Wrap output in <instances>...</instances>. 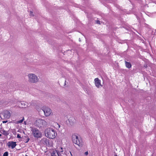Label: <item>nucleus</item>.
Here are the masks:
<instances>
[{
  "mask_svg": "<svg viewBox=\"0 0 156 156\" xmlns=\"http://www.w3.org/2000/svg\"><path fill=\"white\" fill-rule=\"evenodd\" d=\"M51 156H62L61 154H59L56 151H54L51 154Z\"/></svg>",
  "mask_w": 156,
  "mask_h": 156,
  "instance_id": "obj_12",
  "label": "nucleus"
},
{
  "mask_svg": "<svg viewBox=\"0 0 156 156\" xmlns=\"http://www.w3.org/2000/svg\"><path fill=\"white\" fill-rule=\"evenodd\" d=\"M30 15L31 16H34V15L33 14V12L31 11H30Z\"/></svg>",
  "mask_w": 156,
  "mask_h": 156,
  "instance_id": "obj_18",
  "label": "nucleus"
},
{
  "mask_svg": "<svg viewBox=\"0 0 156 156\" xmlns=\"http://www.w3.org/2000/svg\"><path fill=\"white\" fill-rule=\"evenodd\" d=\"M72 140L73 143L76 144L80 147H82L83 142L79 136L76 134H74L72 136Z\"/></svg>",
  "mask_w": 156,
  "mask_h": 156,
  "instance_id": "obj_2",
  "label": "nucleus"
},
{
  "mask_svg": "<svg viewBox=\"0 0 156 156\" xmlns=\"http://www.w3.org/2000/svg\"><path fill=\"white\" fill-rule=\"evenodd\" d=\"M17 137L18 138H21V136H20V134H17Z\"/></svg>",
  "mask_w": 156,
  "mask_h": 156,
  "instance_id": "obj_19",
  "label": "nucleus"
},
{
  "mask_svg": "<svg viewBox=\"0 0 156 156\" xmlns=\"http://www.w3.org/2000/svg\"><path fill=\"white\" fill-rule=\"evenodd\" d=\"M8 152L7 151L5 152L3 154V156H8Z\"/></svg>",
  "mask_w": 156,
  "mask_h": 156,
  "instance_id": "obj_17",
  "label": "nucleus"
},
{
  "mask_svg": "<svg viewBox=\"0 0 156 156\" xmlns=\"http://www.w3.org/2000/svg\"><path fill=\"white\" fill-rule=\"evenodd\" d=\"M94 81L95 85L97 87H99L100 86H101V80L98 78H95Z\"/></svg>",
  "mask_w": 156,
  "mask_h": 156,
  "instance_id": "obj_10",
  "label": "nucleus"
},
{
  "mask_svg": "<svg viewBox=\"0 0 156 156\" xmlns=\"http://www.w3.org/2000/svg\"><path fill=\"white\" fill-rule=\"evenodd\" d=\"M125 65L126 67L128 69L132 67V65L130 62H128L125 61Z\"/></svg>",
  "mask_w": 156,
  "mask_h": 156,
  "instance_id": "obj_13",
  "label": "nucleus"
},
{
  "mask_svg": "<svg viewBox=\"0 0 156 156\" xmlns=\"http://www.w3.org/2000/svg\"><path fill=\"white\" fill-rule=\"evenodd\" d=\"M42 110L46 116H49L51 113V110L48 107H44Z\"/></svg>",
  "mask_w": 156,
  "mask_h": 156,
  "instance_id": "obj_7",
  "label": "nucleus"
},
{
  "mask_svg": "<svg viewBox=\"0 0 156 156\" xmlns=\"http://www.w3.org/2000/svg\"><path fill=\"white\" fill-rule=\"evenodd\" d=\"M0 132L1 133L5 136H7L10 133V131L9 130H8V131H6L3 129H2Z\"/></svg>",
  "mask_w": 156,
  "mask_h": 156,
  "instance_id": "obj_11",
  "label": "nucleus"
},
{
  "mask_svg": "<svg viewBox=\"0 0 156 156\" xmlns=\"http://www.w3.org/2000/svg\"><path fill=\"white\" fill-rule=\"evenodd\" d=\"M115 156H117V155H115Z\"/></svg>",
  "mask_w": 156,
  "mask_h": 156,
  "instance_id": "obj_26",
  "label": "nucleus"
},
{
  "mask_svg": "<svg viewBox=\"0 0 156 156\" xmlns=\"http://www.w3.org/2000/svg\"><path fill=\"white\" fill-rule=\"evenodd\" d=\"M24 117H23L22 119H21V120H19L18 121V123H22L23 120H24Z\"/></svg>",
  "mask_w": 156,
  "mask_h": 156,
  "instance_id": "obj_16",
  "label": "nucleus"
},
{
  "mask_svg": "<svg viewBox=\"0 0 156 156\" xmlns=\"http://www.w3.org/2000/svg\"><path fill=\"white\" fill-rule=\"evenodd\" d=\"M24 124L25 125H26V121H24Z\"/></svg>",
  "mask_w": 156,
  "mask_h": 156,
  "instance_id": "obj_24",
  "label": "nucleus"
},
{
  "mask_svg": "<svg viewBox=\"0 0 156 156\" xmlns=\"http://www.w3.org/2000/svg\"><path fill=\"white\" fill-rule=\"evenodd\" d=\"M31 130L32 134L35 138L38 139L41 137V133L35 127H31Z\"/></svg>",
  "mask_w": 156,
  "mask_h": 156,
  "instance_id": "obj_3",
  "label": "nucleus"
},
{
  "mask_svg": "<svg viewBox=\"0 0 156 156\" xmlns=\"http://www.w3.org/2000/svg\"><path fill=\"white\" fill-rule=\"evenodd\" d=\"M29 78V81L31 83H35L38 81L37 77L35 74L30 73L28 75Z\"/></svg>",
  "mask_w": 156,
  "mask_h": 156,
  "instance_id": "obj_6",
  "label": "nucleus"
},
{
  "mask_svg": "<svg viewBox=\"0 0 156 156\" xmlns=\"http://www.w3.org/2000/svg\"><path fill=\"white\" fill-rule=\"evenodd\" d=\"M97 23H98V24H99H99H100V21H97Z\"/></svg>",
  "mask_w": 156,
  "mask_h": 156,
  "instance_id": "obj_23",
  "label": "nucleus"
},
{
  "mask_svg": "<svg viewBox=\"0 0 156 156\" xmlns=\"http://www.w3.org/2000/svg\"><path fill=\"white\" fill-rule=\"evenodd\" d=\"M7 122H8L7 121H2V123H6Z\"/></svg>",
  "mask_w": 156,
  "mask_h": 156,
  "instance_id": "obj_21",
  "label": "nucleus"
},
{
  "mask_svg": "<svg viewBox=\"0 0 156 156\" xmlns=\"http://www.w3.org/2000/svg\"><path fill=\"white\" fill-rule=\"evenodd\" d=\"M30 138L28 136H24V142L25 143H27L30 140Z\"/></svg>",
  "mask_w": 156,
  "mask_h": 156,
  "instance_id": "obj_15",
  "label": "nucleus"
},
{
  "mask_svg": "<svg viewBox=\"0 0 156 156\" xmlns=\"http://www.w3.org/2000/svg\"><path fill=\"white\" fill-rule=\"evenodd\" d=\"M16 142L9 141L7 144V146L9 147H11L12 149L14 148L16 146Z\"/></svg>",
  "mask_w": 156,
  "mask_h": 156,
  "instance_id": "obj_9",
  "label": "nucleus"
},
{
  "mask_svg": "<svg viewBox=\"0 0 156 156\" xmlns=\"http://www.w3.org/2000/svg\"><path fill=\"white\" fill-rule=\"evenodd\" d=\"M35 102L34 101H32V103L29 105V104L26 102H24V101H21L19 102L18 103L19 106L20 108H26L30 106V105L32 106H34L35 105L34 104V103Z\"/></svg>",
  "mask_w": 156,
  "mask_h": 156,
  "instance_id": "obj_5",
  "label": "nucleus"
},
{
  "mask_svg": "<svg viewBox=\"0 0 156 156\" xmlns=\"http://www.w3.org/2000/svg\"><path fill=\"white\" fill-rule=\"evenodd\" d=\"M88 151H86V152H85L84 153V154L85 155H88Z\"/></svg>",
  "mask_w": 156,
  "mask_h": 156,
  "instance_id": "obj_20",
  "label": "nucleus"
},
{
  "mask_svg": "<svg viewBox=\"0 0 156 156\" xmlns=\"http://www.w3.org/2000/svg\"><path fill=\"white\" fill-rule=\"evenodd\" d=\"M2 115L3 116L4 119H8L11 116V114L7 110L4 111L2 113Z\"/></svg>",
  "mask_w": 156,
  "mask_h": 156,
  "instance_id": "obj_8",
  "label": "nucleus"
},
{
  "mask_svg": "<svg viewBox=\"0 0 156 156\" xmlns=\"http://www.w3.org/2000/svg\"><path fill=\"white\" fill-rule=\"evenodd\" d=\"M2 136L1 134L0 133V136Z\"/></svg>",
  "mask_w": 156,
  "mask_h": 156,
  "instance_id": "obj_25",
  "label": "nucleus"
},
{
  "mask_svg": "<svg viewBox=\"0 0 156 156\" xmlns=\"http://www.w3.org/2000/svg\"><path fill=\"white\" fill-rule=\"evenodd\" d=\"M38 156L37 155V156Z\"/></svg>",
  "mask_w": 156,
  "mask_h": 156,
  "instance_id": "obj_28",
  "label": "nucleus"
},
{
  "mask_svg": "<svg viewBox=\"0 0 156 156\" xmlns=\"http://www.w3.org/2000/svg\"><path fill=\"white\" fill-rule=\"evenodd\" d=\"M45 133L46 136L48 138L53 139L55 137V134H57L56 132L54 129L48 128L45 130Z\"/></svg>",
  "mask_w": 156,
  "mask_h": 156,
  "instance_id": "obj_1",
  "label": "nucleus"
},
{
  "mask_svg": "<svg viewBox=\"0 0 156 156\" xmlns=\"http://www.w3.org/2000/svg\"><path fill=\"white\" fill-rule=\"evenodd\" d=\"M34 125L37 127L41 128L46 126L47 122L44 119H38L35 121Z\"/></svg>",
  "mask_w": 156,
  "mask_h": 156,
  "instance_id": "obj_4",
  "label": "nucleus"
},
{
  "mask_svg": "<svg viewBox=\"0 0 156 156\" xmlns=\"http://www.w3.org/2000/svg\"><path fill=\"white\" fill-rule=\"evenodd\" d=\"M28 156V155H26V156Z\"/></svg>",
  "mask_w": 156,
  "mask_h": 156,
  "instance_id": "obj_27",
  "label": "nucleus"
},
{
  "mask_svg": "<svg viewBox=\"0 0 156 156\" xmlns=\"http://www.w3.org/2000/svg\"><path fill=\"white\" fill-rule=\"evenodd\" d=\"M57 125H58V128H59L60 127V125H59V124H58H58H57Z\"/></svg>",
  "mask_w": 156,
  "mask_h": 156,
  "instance_id": "obj_22",
  "label": "nucleus"
},
{
  "mask_svg": "<svg viewBox=\"0 0 156 156\" xmlns=\"http://www.w3.org/2000/svg\"><path fill=\"white\" fill-rule=\"evenodd\" d=\"M57 151V153L59 154H61V155L63 153V148L62 147H60L57 150H55Z\"/></svg>",
  "mask_w": 156,
  "mask_h": 156,
  "instance_id": "obj_14",
  "label": "nucleus"
}]
</instances>
